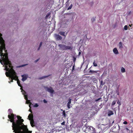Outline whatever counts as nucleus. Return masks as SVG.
I'll use <instances>...</instances> for the list:
<instances>
[{"mask_svg": "<svg viewBox=\"0 0 133 133\" xmlns=\"http://www.w3.org/2000/svg\"><path fill=\"white\" fill-rule=\"evenodd\" d=\"M2 61L0 59V62L3 65V64L5 65V69L6 71L5 74L7 77H10L11 79V82H13L14 79L16 80L18 79V77L17 76L16 74L13 69V67L12 66L11 62L9 61L8 56V54L7 52L3 53Z\"/></svg>", "mask_w": 133, "mask_h": 133, "instance_id": "obj_1", "label": "nucleus"}, {"mask_svg": "<svg viewBox=\"0 0 133 133\" xmlns=\"http://www.w3.org/2000/svg\"><path fill=\"white\" fill-rule=\"evenodd\" d=\"M18 119L16 122L15 119L12 118L11 120L8 119L12 123V129L13 132L15 133H24V132H26L28 130L27 126L24 125L23 122H24L23 119H22L20 116H16Z\"/></svg>", "mask_w": 133, "mask_h": 133, "instance_id": "obj_2", "label": "nucleus"}, {"mask_svg": "<svg viewBox=\"0 0 133 133\" xmlns=\"http://www.w3.org/2000/svg\"><path fill=\"white\" fill-rule=\"evenodd\" d=\"M8 111L9 112V115L8 116V117L9 120H11L12 118L16 119L17 118L16 115L12 113V111L11 109H9Z\"/></svg>", "mask_w": 133, "mask_h": 133, "instance_id": "obj_3", "label": "nucleus"}, {"mask_svg": "<svg viewBox=\"0 0 133 133\" xmlns=\"http://www.w3.org/2000/svg\"><path fill=\"white\" fill-rule=\"evenodd\" d=\"M58 46L61 49L63 50H71L72 48L71 46L65 45H64L59 44Z\"/></svg>", "mask_w": 133, "mask_h": 133, "instance_id": "obj_4", "label": "nucleus"}, {"mask_svg": "<svg viewBox=\"0 0 133 133\" xmlns=\"http://www.w3.org/2000/svg\"><path fill=\"white\" fill-rule=\"evenodd\" d=\"M87 129H88V133H96L95 129L92 126H88Z\"/></svg>", "mask_w": 133, "mask_h": 133, "instance_id": "obj_5", "label": "nucleus"}, {"mask_svg": "<svg viewBox=\"0 0 133 133\" xmlns=\"http://www.w3.org/2000/svg\"><path fill=\"white\" fill-rule=\"evenodd\" d=\"M44 88L46 91H48L49 92H50L51 93H53L54 92V91L53 90L52 88L51 87L48 88L47 87H44Z\"/></svg>", "mask_w": 133, "mask_h": 133, "instance_id": "obj_6", "label": "nucleus"}, {"mask_svg": "<svg viewBox=\"0 0 133 133\" xmlns=\"http://www.w3.org/2000/svg\"><path fill=\"white\" fill-rule=\"evenodd\" d=\"M55 37L56 39L58 40H60L62 39V37L58 34H55Z\"/></svg>", "mask_w": 133, "mask_h": 133, "instance_id": "obj_7", "label": "nucleus"}, {"mask_svg": "<svg viewBox=\"0 0 133 133\" xmlns=\"http://www.w3.org/2000/svg\"><path fill=\"white\" fill-rule=\"evenodd\" d=\"M113 114L114 112L113 111L110 110H108V116H110L112 115Z\"/></svg>", "mask_w": 133, "mask_h": 133, "instance_id": "obj_8", "label": "nucleus"}, {"mask_svg": "<svg viewBox=\"0 0 133 133\" xmlns=\"http://www.w3.org/2000/svg\"><path fill=\"white\" fill-rule=\"evenodd\" d=\"M18 79L17 80V83L18 84V85L19 86H20V87H21V89L22 90V91H24V92H25V91H24L23 90V89H22V85L20 84V81H19V80H18V79Z\"/></svg>", "mask_w": 133, "mask_h": 133, "instance_id": "obj_9", "label": "nucleus"}, {"mask_svg": "<svg viewBox=\"0 0 133 133\" xmlns=\"http://www.w3.org/2000/svg\"><path fill=\"white\" fill-rule=\"evenodd\" d=\"M22 80L23 81L26 80L27 78V77L26 75H22Z\"/></svg>", "mask_w": 133, "mask_h": 133, "instance_id": "obj_10", "label": "nucleus"}, {"mask_svg": "<svg viewBox=\"0 0 133 133\" xmlns=\"http://www.w3.org/2000/svg\"><path fill=\"white\" fill-rule=\"evenodd\" d=\"M28 117L29 118V120H30L33 119V115L31 114H29L28 116Z\"/></svg>", "mask_w": 133, "mask_h": 133, "instance_id": "obj_11", "label": "nucleus"}, {"mask_svg": "<svg viewBox=\"0 0 133 133\" xmlns=\"http://www.w3.org/2000/svg\"><path fill=\"white\" fill-rule=\"evenodd\" d=\"M113 51L116 54H118L119 53L118 50L116 48H115L113 49Z\"/></svg>", "mask_w": 133, "mask_h": 133, "instance_id": "obj_12", "label": "nucleus"}, {"mask_svg": "<svg viewBox=\"0 0 133 133\" xmlns=\"http://www.w3.org/2000/svg\"><path fill=\"white\" fill-rule=\"evenodd\" d=\"M30 120V123L31 125V126L32 127H34V121L33 120V119H32L31 120Z\"/></svg>", "mask_w": 133, "mask_h": 133, "instance_id": "obj_13", "label": "nucleus"}, {"mask_svg": "<svg viewBox=\"0 0 133 133\" xmlns=\"http://www.w3.org/2000/svg\"><path fill=\"white\" fill-rule=\"evenodd\" d=\"M59 34L60 35L64 36L65 37L66 36V35H65V32L63 31H60L59 32Z\"/></svg>", "mask_w": 133, "mask_h": 133, "instance_id": "obj_14", "label": "nucleus"}, {"mask_svg": "<svg viewBox=\"0 0 133 133\" xmlns=\"http://www.w3.org/2000/svg\"><path fill=\"white\" fill-rule=\"evenodd\" d=\"M119 48L120 49H121L123 48V46L122 45V43L121 42H119L118 44Z\"/></svg>", "mask_w": 133, "mask_h": 133, "instance_id": "obj_15", "label": "nucleus"}, {"mask_svg": "<svg viewBox=\"0 0 133 133\" xmlns=\"http://www.w3.org/2000/svg\"><path fill=\"white\" fill-rule=\"evenodd\" d=\"M121 71L122 73L124 72H125V69L123 67H122L121 68Z\"/></svg>", "mask_w": 133, "mask_h": 133, "instance_id": "obj_16", "label": "nucleus"}, {"mask_svg": "<svg viewBox=\"0 0 133 133\" xmlns=\"http://www.w3.org/2000/svg\"><path fill=\"white\" fill-rule=\"evenodd\" d=\"M98 71H94V70H90L89 71V72L92 73V72H95V73H97Z\"/></svg>", "mask_w": 133, "mask_h": 133, "instance_id": "obj_17", "label": "nucleus"}, {"mask_svg": "<svg viewBox=\"0 0 133 133\" xmlns=\"http://www.w3.org/2000/svg\"><path fill=\"white\" fill-rule=\"evenodd\" d=\"M116 102V101H114L112 103L111 105L113 106L115 105V104Z\"/></svg>", "mask_w": 133, "mask_h": 133, "instance_id": "obj_18", "label": "nucleus"}, {"mask_svg": "<svg viewBox=\"0 0 133 133\" xmlns=\"http://www.w3.org/2000/svg\"><path fill=\"white\" fill-rule=\"evenodd\" d=\"M93 66H97V64L96 63L95 61H94L93 63Z\"/></svg>", "mask_w": 133, "mask_h": 133, "instance_id": "obj_19", "label": "nucleus"}, {"mask_svg": "<svg viewBox=\"0 0 133 133\" xmlns=\"http://www.w3.org/2000/svg\"><path fill=\"white\" fill-rule=\"evenodd\" d=\"M71 99H70V98H69V102H68L67 104L70 105L71 103Z\"/></svg>", "mask_w": 133, "mask_h": 133, "instance_id": "obj_20", "label": "nucleus"}, {"mask_svg": "<svg viewBox=\"0 0 133 133\" xmlns=\"http://www.w3.org/2000/svg\"><path fill=\"white\" fill-rule=\"evenodd\" d=\"M72 4H71L70 6L68 8L67 10H69L70 9H71L72 7Z\"/></svg>", "mask_w": 133, "mask_h": 133, "instance_id": "obj_21", "label": "nucleus"}, {"mask_svg": "<svg viewBox=\"0 0 133 133\" xmlns=\"http://www.w3.org/2000/svg\"><path fill=\"white\" fill-rule=\"evenodd\" d=\"M126 131L127 132V133H130V130L128 128H126Z\"/></svg>", "mask_w": 133, "mask_h": 133, "instance_id": "obj_22", "label": "nucleus"}, {"mask_svg": "<svg viewBox=\"0 0 133 133\" xmlns=\"http://www.w3.org/2000/svg\"><path fill=\"white\" fill-rule=\"evenodd\" d=\"M124 29L125 30H127L128 29V26L127 25H125L124 27Z\"/></svg>", "mask_w": 133, "mask_h": 133, "instance_id": "obj_23", "label": "nucleus"}, {"mask_svg": "<svg viewBox=\"0 0 133 133\" xmlns=\"http://www.w3.org/2000/svg\"><path fill=\"white\" fill-rule=\"evenodd\" d=\"M69 0H68L66 3V6H68L69 5Z\"/></svg>", "mask_w": 133, "mask_h": 133, "instance_id": "obj_24", "label": "nucleus"}, {"mask_svg": "<svg viewBox=\"0 0 133 133\" xmlns=\"http://www.w3.org/2000/svg\"><path fill=\"white\" fill-rule=\"evenodd\" d=\"M117 103L119 105V106H120L121 105V102L119 101V100H118L117 102Z\"/></svg>", "mask_w": 133, "mask_h": 133, "instance_id": "obj_25", "label": "nucleus"}, {"mask_svg": "<svg viewBox=\"0 0 133 133\" xmlns=\"http://www.w3.org/2000/svg\"><path fill=\"white\" fill-rule=\"evenodd\" d=\"M38 106V105L37 103H36L34 106V107H37Z\"/></svg>", "mask_w": 133, "mask_h": 133, "instance_id": "obj_26", "label": "nucleus"}, {"mask_svg": "<svg viewBox=\"0 0 133 133\" xmlns=\"http://www.w3.org/2000/svg\"><path fill=\"white\" fill-rule=\"evenodd\" d=\"M95 19L94 18H92L91 19V20L92 22H94L95 21Z\"/></svg>", "mask_w": 133, "mask_h": 133, "instance_id": "obj_27", "label": "nucleus"}, {"mask_svg": "<svg viewBox=\"0 0 133 133\" xmlns=\"http://www.w3.org/2000/svg\"><path fill=\"white\" fill-rule=\"evenodd\" d=\"M67 106L68 107V109H70L71 107H70V105L67 104Z\"/></svg>", "mask_w": 133, "mask_h": 133, "instance_id": "obj_28", "label": "nucleus"}, {"mask_svg": "<svg viewBox=\"0 0 133 133\" xmlns=\"http://www.w3.org/2000/svg\"><path fill=\"white\" fill-rule=\"evenodd\" d=\"M123 123L124 124H127L128 123L126 121H125L123 122Z\"/></svg>", "mask_w": 133, "mask_h": 133, "instance_id": "obj_29", "label": "nucleus"}, {"mask_svg": "<svg viewBox=\"0 0 133 133\" xmlns=\"http://www.w3.org/2000/svg\"><path fill=\"white\" fill-rule=\"evenodd\" d=\"M42 42H41L40 43L39 45V46H40V47H41V46H42Z\"/></svg>", "mask_w": 133, "mask_h": 133, "instance_id": "obj_30", "label": "nucleus"}, {"mask_svg": "<svg viewBox=\"0 0 133 133\" xmlns=\"http://www.w3.org/2000/svg\"><path fill=\"white\" fill-rule=\"evenodd\" d=\"M43 101L45 103H47V101H46L45 99H44Z\"/></svg>", "mask_w": 133, "mask_h": 133, "instance_id": "obj_31", "label": "nucleus"}, {"mask_svg": "<svg viewBox=\"0 0 133 133\" xmlns=\"http://www.w3.org/2000/svg\"><path fill=\"white\" fill-rule=\"evenodd\" d=\"M101 99V98H99L97 99H96L95 101L96 102H97V101H99V100H100Z\"/></svg>", "mask_w": 133, "mask_h": 133, "instance_id": "obj_32", "label": "nucleus"}, {"mask_svg": "<svg viewBox=\"0 0 133 133\" xmlns=\"http://www.w3.org/2000/svg\"><path fill=\"white\" fill-rule=\"evenodd\" d=\"M101 99V98H99L97 99H96L95 101L96 102H97V101H99V100H100Z\"/></svg>", "mask_w": 133, "mask_h": 133, "instance_id": "obj_33", "label": "nucleus"}, {"mask_svg": "<svg viewBox=\"0 0 133 133\" xmlns=\"http://www.w3.org/2000/svg\"><path fill=\"white\" fill-rule=\"evenodd\" d=\"M63 114L64 115V116H65V111H63Z\"/></svg>", "mask_w": 133, "mask_h": 133, "instance_id": "obj_34", "label": "nucleus"}, {"mask_svg": "<svg viewBox=\"0 0 133 133\" xmlns=\"http://www.w3.org/2000/svg\"><path fill=\"white\" fill-rule=\"evenodd\" d=\"M49 16V14H47V15H46V16H45V18H47Z\"/></svg>", "mask_w": 133, "mask_h": 133, "instance_id": "obj_35", "label": "nucleus"}, {"mask_svg": "<svg viewBox=\"0 0 133 133\" xmlns=\"http://www.w3.org/2000/svg\"><path fill=\"white\" fill-rule=\"evenodd\" d=\"M116 92H117V95H119V91H118V90H117L116 91Z\"/></svg>", "mask_w": 133, "mask_h": 133, "instance_id": "obj_36", "label": "nucleus"}, {"mask_svg": "<svg viewBox=\"0 0 133 133\" xmlns=\"http://www.w3.org/2000/svg\"><path fill=\"white\" fill-rule=\"evenodd\" d=\"M49 76H45L43 77V78H42V79L43 78H45L46 77H48Z\"/></svg>", "mask_w": 133, "mask_h": 133, "instance_id": "obj_37", "label": "nucleus"}, {"mask_svg": "<svg viewBox=\"0 0 133 133\" xmlns=\"http://www.w3.org/2000/svg\"><path fill=\"white\" fill-rule=\"evenodd\" d=\"M39 59H37L35 61V62L36 63L39 60Z\"/></svg>", "mask_w": 133, "mask_h": 133, "instance_id": "obj_38", "label": "nucleus"}, {"mask_svg": "<svg viewBox=\"0 0 133 133\" xmlns=\"http://www.w3.org/2000/svg\"><path fill=\"white\" fill-rule=\"evenodd\" d=\"M65 122H63L62 123V125H64V124Z\"/></svg>", "mask_w": 133, "mask_h": 133, "instance_id": "obj_39", "label": "nucleus"}, {"mask_svg": "<svg viewBox=\"0 0 133 133\" xmlns=\"http://www.w3.org/2000/svg\"><path fill=\"white\" fill-rule=\"evenodd\" d=\"M86 131H84L83 132V133H88V132H86V130H85Z\"/></svg>", "mask_w": 133, "mask_h": 133, "instance_id": "obj_40", "label": "nucleus"}, {"mask_svg": "<svg viewBox=\"0 0 133 133\" xmlns=\"http://www.w3.org/2000/svg\"><path fill=\"white\" fill-rule=\"evenodd\" d=\"M29 111H30V112H31V113H32V110H31V109H29Z\"/></svg>", "mask_w": 133, "mask_h": 133, "instance_id": "obj_41", "label": "nucleus"}, {"mask_svg": "<svg viewBox=\"0 0 133 133\" xmlns=\"http://www.w3.org/2000/svg\"><path fill=\"white\" fill-rule=\"evenodd\" d=\"M25 99L26 100L27 99H28L27 97V96H26V97L25 96Z\"/></svg>", "mask_w": 133, "mask_h": 133, "instance_id": "obj_42", "label": "nucleus"}, {"mask_svg": "<svg viewBox=\"0 0 133 133\" xmlns=\"http://www.w3.org/2000/svg\"><path fill=\"white\" fill-rule=\"evenodd\" d=\"M40 47H40V46L38 48V50H39L40 49Z\"/></svg>", "mask_w": 133, "mask_h": 133, "instance_id": "obj_43", "label": "nucleus"}, {"mask_svg": "<svg viewBox=\"0 0 133 133\" xmlns=\"http://www.w3.org/2000/svg\"><path fill=\"white\" fill-rule=\"evenodd\" d=\"M81 54V52H79L78 54V55H80Z\"/></svg>", "mask_w": 133, "mask_h": 133, "instance_id": "obj_44", "label": "nucleus"}, {"mask_svg": "<svg viewBox=\"0 0 133 133\" xmlns=\"http://www.w3.org/2000/svg\"><path fill=\"white\" fill-rule=\"evenodd\" d=\"M132 24H130V25H129V26H130V27H131V26H132Z\"/></svg>", "mask_w": 133, "mask_h": 133, "instance_id": "obj_45", "label": "nucleus"}, {"mask_svg": "<svg viewBox=\"0 0 133 133\" xmlns=\"http://www.w3.org/2000/svg\"><path fill=\"white\" fill-rule=\"evenodd\" d=\"M70 14V13H66V14L67 15H69Z\"/></svg>", "mask_w": 133, "mask_h": 133, "instance_id": "obj_46", "label": "nucleus"}, {"mask_svg": "<svg viewBox=\"0 0 133 133\" xmlns=\"http://www.w3.org/2000/svg\"><path fill=\"white\" fill-rule=\"evenodd\" d=\"M26 65H26H22V66H25V65Z\"/></svg>", "mask_w": 133, "mask_h": 133, "instance_id": "obj_47", "label": "nucleus"}, {"mask_svg": "<svg viewBox=\"0 0 133 133\" xmlns=\"http://www.w3.org/2000/svg\"><path fill=\"white\" fill-rule=\"evenodd\" d=\"M131 121H132V123H133V119H132Z\"/></svg>", "mask_w": 133, "mask_h": 133, "instance_id": "obj_48", "label": "nucleus"}, {"mask_svg": "<svg viewBox=\"0 0 133 133\" xmlns=\"http://www.w3.org/2000/svg\"><path fill=\"white\" fill-rule=\"evenodd\" d=\"M114 123V121H113V122H112V124H113V123Z\"/></svg>", "mask_w": 133, "mask_h": 133, "instance_id": "obj_49", "label": "nucleus"}, {"mask_svg": "<svg viewBox=\"0 0 133 133\" xmlns=\"http://www.w3.org/2000/svg\"><path fill=\"white\" fill-rule=\"evenodd\" d=\"M102 82L101 81V83H102Z\"/></svg>", "mask_w": 133, "mask_h": 133, "instance_id": "obj_50", "label": "nucleus"}]
</instances>
